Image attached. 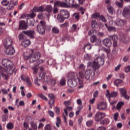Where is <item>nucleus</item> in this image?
Instances as JSON below:
<instances>
[{
  "label": "nucleus",
  "mask_w": 130,
  "mask_h": 130,
  "mask_svg": "<svg viewBox=\"0 0 130 130\" xmlns=\"http://www.w3.org/2000/svg\"><path fill=\"white\" fill-rule=\"evenodd\" d=\"M2 63L3 67H5L7 69V74H10L12 75V74L14 73V63L13 62L8 59H4L2 60Z\"/></svg>",
  "instance_id": "nucleus-3"
},
{
  "label": "nucleus",
  "mask_w": 130,
  "mask_h": 130,
  "mask_svg": "<svg viewBox=\"0 0 130 130\" xmlns=\"http://www.w3.org/2000/svg\"><path fill=\"white\" fill-rule=\"evenodd\" d=\"M64 104L66 107L70 106L71 105V102L70 101L64 102Z\"/></svg>",
  "instance_id": "nucleus-60"
},
{
  "label": "nucleus",
  "mask_w": 130,
  "mask_h": 130,
  "mask_svg": "<svg viewBox=\"0 0 130 130\" xmlns=\"http://www.w3.org/2000/svg\"><path fill=\"white\" fill-rule=\"evenodd\" d=\"M96 40H97V37L95 36H93L90 38V41L92 43H94Z\"/></svg>",
  "instance_id": "nucleus-47"
},
{
  "label": "nucleus",
  "mask_w": 130,
  "mask_h": 130,
  "mask_svg": "<svg viewBox=\"0 0 130 130\" xmlns=\"http://www.w3.org/2000/svg\"><path fill=\"white\" fill-rule=\"evenodd\" d=\"M103 64H104V59L101 56H98L94 59L92 63L89 62L87 63V67H91L92 69L96 71L100 69V66H103Z\"/></svg>",
  "instance_id": "nucleus-2"
},
{
  "label": "nucleus",
  "mask_w": 130,
  "mask_h": 130,
  "mask_svg": "<svg viewBox=\"0 0 130 130\" xmlns=\"http://www.w3.org/2000/svg\"><path fill=\"white\" fill-rule=\"evenodd\" d=\"M49 104L51 106H52V105H54V99H51L49 101Z\"/></svg>",
  "instance_id": "nucleus-56"
},
{
  "label": "nucleus",
  "mask_w": 130,
  "mask_h": 130,
  "mask_svg": "<svg viewBox=\"0 0 130 130\" xmlns=\"http://www.w3.org/2000/svg\"><path fill=\"white\" fill-rule=\"evenodd\" d=\"M73 17H74L75 20L79 21L80 20V13H75L73 14Z\"/></svg>",
  "instance_id": "nucleus-33"
},
{
  "label": "nucleus",
  "mask_w": 130,
  "mask_h": 130,
  "mask_svg": "<svg viewBox=\"0 0 130 130\" xmlns=\"http://www.w3.org/2000/svg\"><path fill=\"white\" fill-rule=\"evenodd\" d=\"M97 108L99 110L104 111L107 109V105L104 102H101L97 105Z\"/></svg>",
  "instance_id": "nucleus-13"
},
{
  "label": "nucleus",
  "mask_w": 130,
  "mask_h": 130,
  "mask_svg": "<svg viewBox=\"0 0 130 130\" xmlns=\"http://www.w3.org/2000/svg\"><path fill=\"white\" fill-rule=\"evenodd\" d=\"M0 12L2 15H6V14H7V10L5 8L1 7Z\"/></svg>",
  "instance_id": "nucleus-35"
},
{
  "label": "nucleus",
  "mask_w": 130,
  "mask_h": 130,
  "mask_svg": "<svg viewBox=\"0 0 130 130\" xmlns=\"http://www.w3.org/2000/svg\"><path fill=\"white\" fill-rule=\"evenodd\" d=\"M46 23L44 21H41L39 24L37 26V31L41 35H44L45 34V27Z\"/></svg>",
  "instance_id": "nucleus-4"
},
{
  "label": "nucleus",
  "mask_w": 130,
  "mask_h": 130,
  "mask_svg": "<svg viewBox=\"0 0 130 130\" xmlns=\"http://www.w3.org/2000/svg\"><path fill=\"white\" fill-rule=\"evenodd\" d=\"M66 77L71 80H78V74L76 72H70L67 74Z\"/></svg>",
  "instance_id": "nucleus-10"
},
{
  "label": "nucleus",
  "mask_w": 130,
  "mask_h": 130,
  "mask_svg": "<svg viewBox=\"0 0 130 130\" xmlns=\"http://www.w3.org/2000/svg\"><path fill=\"white\" fill-rule=\"evenodd\" d=\"M59 124H61V120H60L59 117H57V121L56 122L57 127H59Z\"/></svg>",
  "instance_id": "nucleus-38"
},
{
  "label": "nucleus",
  "mask_w": 130,
  "mask_h": 130,
  "mask_svg": "<svg viewBox=\"0 0 130 130\" xmlns=\"http://www.w3.org/2000/svg\"><path fill=\"white\" fill-rule=\"evenodd\" d=\"M118 118V113H116L114 115V120H115V121H116Z\"/></svg>",
  "instance_id": "nucleus-63"
},
{
  "label": "nucleus",
  "mask_w": 130,
  "mask_h": 130,
  "mask_svg": "<svg viewBox=\"0 0 130 130\" xmlns=\"http://www.w3.org/2000/svg\"><path fill=\"white\" fill-rule=\"evenodd\" d=\"M0 73L2 75V74H5V73H7V70L4 69V67L0 66Z\"/></svg>",
  "instance_id": "nucleus-45"
},
{
  "label": "nucleus",
  "mask_w": 130,
  "mask_h": 130,
  "mask_svg": "<svg viewBox=\"0 0 130 130\" xmlns=\"http://www.w3.org/2000/svg\"><path fill=\"white\" fill-rule=\"evenodd\" d=\"M22 34H24V35H26L30 38V39H34L35 35V31L33 30H28L26 31H22Z\"/></svg>",
  "instance_id": "nucleus-8"
},
{
  "label": "nucleus",
  "mask_w": 130,
  "mask_h": 130,
  "mask_svg": "<svg viewBox=\"0 0 130 130\" xmlns=\"http://www.w3.org/2000/svg\"><path fill=\"white\" fill-rule=\"evenodd\" d=\"M105 117V113L102 112H97L94 116V120L95 121H101Z\"/></svg>",
  "instance_id": "nucleus-7"
},
{
  "label": "nucleus",
  "mask_w": 130,
  "mask_h": 130,
  "mask_svg": "<svg viewBox=\"0 0 130 130\" xmlns=\"http://www.w3.org/2000/svg\"><path fill=\"white\" fill-rule=\"evenodd\" d=\"M58 7H63L64 8H69V5L64 2H60L59 1H57L54 3V8H53V14H56L58 12V9H57Z\"/></svg>",
  "instance_id": "nucleus-5"
},
{
  "label": "nucleus",
  "mask_w": 130,
  "mask_h": 130,
  "mask_svg": "<svg viewBox=\"0 0 130 130\" xmlns=\"http://www.w3.org/2000/svg\"><path fill=\"white\" fill-rule=\"evenodd\" d=\"M108 31L116 32V28L113 26H109V27H108Z\"/></svg>",
  "instance_id": "nucleus-36"
},
{
  "label": "nucleus",
  "mask_w": 130,
  "mask_h": 130,
  "mask_svg": "<svg viewBox=\"0 0 130 130\" xmlns=\"http://www.w3.org/2000/svg\"><path fill=\"white\" fill-rule=\"evenodd\" d=\"M9 4L10 2L8 1V0H2L1 1V5H2L3 7H8Z\"/></svg>",
  "instance_id": "nucleus-25"
},
{
  "label": "nucleus",
  "mask_w": 130,
  "mask_h": 130,
  "mask_svg": "<svg viewBox=\"0 0 130 130\" xmlns=\"http://www.w3.org/2000/svg\"><path fill=\"white\" fill-rule=\"evenodd\" d=\"M123 105H124V103H123V102H119L117 105L116 109L117 110H119Z\"/></svg>",
  "instance_id": "nucleus-32"
},
{
  "label": "nucleus",
  "mask_w": 130,
  "mask_h": 130,
  "mask_svg": "<svg viewBox=\"0 0 130 130\" xmlns=\"http://www.w3.org/2000/svg\"><path fill=\"white\" fill-rule=\"evenodd\" d=\"M125 73H129L130 72V66L126 67L124 69Z\"/></svg>",
  "instance_id": "nucleus-61"
},
{
  "label": "nucleus",
  "mask_w": 130,
  "mask_h": 130,
  "mask_svg": "<svg viewBox=\"0 0 130 130\" xmlns=\"http://www.w3.org/2000/svg\"><path fill=\"white\" fill-rule=\"evenodd\" d=\"M57 20L59 21L60 23H63V22L64 21V20H66V18H64V17H62L61 16L58 15L57 17Z\"/></svg>",
  "instance_id": "nucleus-29"
},
{
  "label": "nucleus",
  "mask_w": 130,
  "mask_h": 130,
  "mask_svg": "<svg viewBox=\"0 0 130 130\" xmlns=\"http://www.w3.org/2000/svg\"><path fill=\"white\" fill-rule=\"evenodd\" d=\"M48 97L50 98V100L54 99V95L52 93H50L48 94Z\"/></svg>",
  "instance_id": "nucleus-64"
},
{
  "label": "nucleus",
  "mask_w": 130,
  "mask_h": 130,
  "mask_svg": "<svg viewBox=\"0 0 130 130\" xmlns=\"http://www.w3.org/2000/svg\"><path fill=\"white\" fill-rule=\"evenodd\" d=\"M8 129H13L14 128V124L12 123H9L7 124Z\"/></svg>",
  "instance_id": "nucleus-37"
},
{
  "label": "nucleus",
  "mask_w": 130,
  "mask_h": 130,
  "mask_svg": "<svg viewBox=\"0 0 130 130\" xmlns=\"http://www.w3.org/2000/svg\"><path fill=\"white\" fill-rule=\"evenodd\" d=\"M19 29L21 30H26L27 27H28V24L24 21H20L19 24Z\"/></svg>",
  "instance_id": "nucleus-19"
},
{
  "label": "nucleus",
  "mask_w": 130,
  "mask_h": 130,
  "mask_svg": "<svg viewBox=\"0 0 130 130\" xmlns=\"http://www.w3.org/2000/svg\"><path fill=\"white\" fill-rule=\"evenodd\" d=\"M25 82L28 87H31L32 86V83H31V81H30V80H29V78L25 79Z\"/></svg>",
  "instance_id": "nucleus-43"
},
{
  "label": "nucleus",
  "mask_w": 130,
  "mask_h": 130,
  "mask_svg": "<svg viewBox=\"0 0 130 130\" xmlns=\"http://www.w3.org/2000/svg\"><path fill=\"white\" fill-rule=\"evenodd\" d=\"M4 44L5 47H9L12 46L13 44V39H12L11 37L7 38L4 40Z\"/></svg>",
  "instance_id": "nucleus-12"
},
{
  "label": "nucleus",
  "mask_w": 130,
  "mask_h": 130,
  "mask_svg": "<svg viewBox=\"0 0 130 130\" xmlns=\"http://www.w3.org/2000/svg\"><path fill=\"white\" fill-rule=\"evenodd\" d=\"M109 38L113 40V45L114 47L117 46V40H118L117 36L115 35L110 36H109Z\"/></svg>",
  "instance_id": "nucleus-16"
},
{
  "label": "nucleus",
  "mask_w": 130,
  "mask_h": 130,
  "mask_svg": "<svg viewBox=\"0 0 130 130\" xmlns=\"http://www.w3.org/2000/svg\"><path fill=\"white\" fill-rule=\"evenodd\" d=\"M115 4L116 5V6H117L118 7H119V8H122V3H119L118 2V1H116L115 3Z\"/></svg>",
  "instance_id": "nucleus-53"
},
{
  "label": "nucleus",
  "mask_w": 130,
  "mask_h": 130,
  "mask_svg": "<svg viewBox=\"0 0 130 130\" xmlns=\"http://www.w3.org/2000/svg\"><path fill=\"white\" fill-rule=\"evenodd\" d=\"M79 75L80 78H81V79H84V73H83V72L82 71L79 72Z\"/></svg>",
  "instance_id": "nucleus-62"
},
{
  "label": "nucleus",
  "mask_w": 130,
  "mask_h": 130,
  "mask_svg": "<svg viewBox=\"0 0 130 130\" xmlns=\"http://www.w3.org/2000/svg\"><path fill=\"white\" fill-rule=\"evenodd\" d=\"M77 30V25L76 24H73L71 27V30L72 32H75Z\"/></svg>",
  "instance_id": "nucleus-54"
},
{
  "label": "nucleus",
  "mask_w": 130,
  "mask_h": 130,
  "mask_svg": "<svg viewBox=\"0 0 130 130\" xmlns=\"http://www.w3.org/2000/svg\"><path fill=\"white\" fill-rule=\"evenodd\" d=\"M66 4L68 6V5H73L75 3V0H64Z\"/></svg>",
  "instance_id": "nucleus-39"
},
{
  "label": "nucleus",
  "mask_w": 130,
  "mask_h": 130,
  "mask_svg": "<svg viewBox=\"0 0 130 130\" xmlns=\"http://www.w3.org/2000/svg\"><path fill=\"white\" fill-rule=\"evenodd\" d=\"M84 58L85 60H90L91 59V56L89 54H85Z\"/></svg>",
  "instance_id": "nucleus-41"
},
{
  "label": "nucleus",
  "mask_w": 130,
  "mask_h": 130,
  "mask_svg": "<svg viewBox=\"0 0 130 130\" xmlns=\"http://www.w3.org/2000/svg\"><path fill=\"white\" fill-rule=\"evenodd\" d=\"M60 15L61 17H64L66 19L70 18V12L68 10L64 9L60 11Z\"/></svg>",
  "instance_id": "nucleus-14"
},
{
  "label": "nucleus",
  "mask_w": 130,
  "mask_h": 130,
  "mask_svg": "<svg viewBox=\"0 0 130 130\" xmlns=\"http://www.w3.org/2000/svg\"><path fill=\"white\" fill-rule=\"evenodd\" d=\"M73 110V107H67L66 109H64V112L65 115L68 116V111H72Z\"/></svg>",
  "instance_id": "nucleus-26"
},
{
  "label": "nucleus",
  "mask_w": 130,
  "mask_h": 130,
  "mask_svg": "<svg viewBox=\"0 0 130 130\" xmlns=\"http://www.w3.org/2000/svg\"><path fill=\"white\" fill-rule=\"evenodd\" d=\"M114 84L115 86H116L117 87H118L119 85H121V84H122V81L120 79H116L114 81Z\"/></svg>",
  "instance_id": "nucleus-28"
},
{
  "label": "nucleus",
  "mask_w": 130,
  "mask_h": 130,
  "mask_svg": "<svg viewBox=\"0 0 130 130\" xmlns=\"http://www.w3.org/2000/svg\"><path fill=\"white\" fill-rule=\"evenodd\" d=\"M48 113L49 115H50V116H51V117H53L54 116V113L52 111H48Z\"/></svg>",
  "instance_id": "nucleus-57"
},
{
  "label": "nucleus",
  "mask_w": 130,
  "mask_h": 130,
  "mask_svg": "<svg viewBox=\"0 0 130 130\" xmlns=\"http://www.w3.org/2000/svg\"><path fill=\"white\" fill-rule=\"evenodd\" d=\"M92 74H93V70L91 69L87 70L85 72V78L86 80L89 81L90 78H91V76H92Z\"/></svg>",
  "instance_id": "nucleus-17"
},
{
  "label": "nucleus",
  "mask_w": 130,
  "mask_h": 130,
  "mask_svg": "<svg viewBox=\"0 0 130 130\" xmlns=\"http://www.w3.org/2000/svg\"><path fill=\"white\" fill-rule=\"evenodd\" d=\"M45 130H51L52 129L51 128V125H50L49 124H47L45 125L44 127Z\"/></svg>",
  "instance_id": "nucleus-44"
},
{
  "label": "nucleus",
  "mask_w": 130,
  "mask_h": 130,
  "mask_svg": "<svg viewBox=\"0 0 130 130\" xmlns=\"http://www.w3.org/2000/svg\"><path fill=\"white\" fill-rule=\"evenodd\" d=\"M32 13H37L38 12H44V8L42 6L39 7H34L32 10Z\"/></svg>",
  "instance_id": "nucleus-20"
},
{
  "label": "nucleus",
  "mask_w": 130,
  "mask_h": 130,
  "mask_svg": "<svg viewBox=\"0 0 130 130\" xmlns=\"http://www.w3.org/2000/svg\"><path fill=\"white\" fill-rule=\"evenodd\" d=\"M41 55L39 52H36L33 54V50H30L27 52L23 53V58L25 60H28L29 58V62L32 63L38 60Z\"/></svg>",
  "instance_id": "nucleus-1"
},
{
  "label": "nucleus",
  "mask_w": 130,
  "mask_h": 130,
  "mask_svg": "<svg viewBox=\"0 0 130 130\" xmlns=\"http://www.w3.org/2000/svg\"><path fill=\"white\" fill-rule=\"evenodd\" d=\"M27 17L29 18H34V17H36V14L34 13H30L27 15Z\"/></svg>",
  "instance_id": "nucleus-51"
},
{
  "label": "nucleus",
  "mask_w": 130,
  "mask_h": 130,
  "mask_svg": "<svg viewBox=\"0 0 130 130\" xmlns=\"http://www.w3.org/2000/svg\"><path fill=\"white\" fill-rule=\"evenodd\" d=\"M66 82L67 80L66 79V78L62 77L60 80V85L61 86H64V85H66Z\"/></svg>",
  "instance_id": "nucleus-31"
},
{
  "label": "nucleus",
  "mask_w": 130,
  "mask_h": 130,
  "mask_svg": "<svg viewBox=\"0 0 130 130\" xmlns=\"http://www.w3.org/2000/svg\"><path fill=\"white\" fill-rule=\"evenodd\" d=\"M39 19H43L44 18H45V15L43 14H40L38 16Z\"/></svg>",
  "instance_id": "nucleus-58"
},
{
  "label": "nucleus",
  "mask_w": 130,
  "mask_h": 130,
  "mask_svg": "<svg viewBox=\"0 0 130 130\" xmlns=\"http://www.w3.org/2000/svg\"><path fill=\"white\" fill-rule=\"evenodd\" d=\"M110 120L109 119L106 118L104 119L102 122H101V124H108L110 122Z\"/></svg>",
  "instance_id": "nucleus-34"
},
{
  "label": "nucleus",
  "mask_w": 130,
  "mask_h": 130,
  "mask_svg": "<svg viewBox=\"0 0 130 130\" xmlns=\"http://www.w3.org/2000/svg\"><path fill=\"white\" fill-rule=\"evenodd\" d=\"M103 43L105 46L106 47H110L112 45V42H111V40L106 38L103 40Z\"/></svg>",
  "instance_id": "nucleus-18"
},
{
  "label": "nucleus",
  "mask_w": 130,
  "mask_h": 130,
  "mask_svg": "<svg viewBox=\"0 0 130 130\" xmlns=\"http://www.w3.org/2000/svg\"><path fill=\"white\" fill-rule=\"evenodd\" d=\"M31 126L33 130H37V125L36 123L32 122Z\"/></svg>",
  "instance_id": "nucleus-48"
},
{
  "label": "nucleus",
  "mask_w": 130,
  "mask_h": 130,
  "mask_svg": "<svg viewBox=\"0 0 130 130\" xmlns=\"http://www.w3.org/2000/svg\"><path fill=\"white\" fill-rule=\"evenodd\" d=\"M7 119H8V116H7L6 115H3L2 116L3 121H7Z\"/></svg>",
  "instance_id": "nucleus-59"
},
{
  "label": "nucleus",
  "mask_w": 130,
  "mask_h": 130,
  "mask_svg": "<svg viewBox=\"0 0 130 130\" xmlns=\"http://www.w3.org/2000/svg\"><path fill=\"white\" fill-rule=\"evenodd\" d=\"M126 21L123 20H119L117 22V25L118 27H123L125 24Z\"/></svg>",
  "instance_id": "nucleus-23"
},
{
  "label": "nucleus",
  "mask_w": 130,
  "mask_h": 130,
  "mask_svg": "<svg viewBox=\"0 0 130 130\" xmlns=\"http://www.w3.org/2000/svg\"><path fill=\"white\" fill-rule=\"evenodd\" d=\"M108 11L110 14H113V8L110 6H108Z\"/></svg>",
  "instance_id": "nucleus-42"
},
{
  "label": "nucleus",
  "mask_w": 130,
  "mask_h": 130,
  "mask_svg": "<svg viewBox=\"0 0 130 130\" xmlns=\"http://www.w3.org/2000/svg\"><path fill=\"white\" fill-rule=\"evenodd\" d=\"M30 44L31 41L29 40H25L21 42V45L23 46V47H28Z\"/></svg>",
  "instance_id": "nucleus-21"
},
{
  "label": "nucleus",
  "mask_w": 130,
  "mask_h": 130,
  "mask_svg": "<svg viewBox=\"0 0 130 130\" xmlns=\"http://www.w3.org/2000/svg\"><path fill=\"white\" fill-rule=\"evenodd\" d=\"M92 28H98V24L97 23V21L95 20H92L91 23Z\"/></svg>",
  "instance_id": "nucleus-30"
},
{
  "label": "nucleus",
  "mask_w": 130,
  "mask_h": 130,
  "mask_svg": "<svg viewBox=\"0 0 130 130\" xmlns=\"http://www.w3.org/2000/svg\"><path fill=\"white\" fill-rule=\"evenodd\" d=\"M52 11V6L51 5L47 6L45 8H44V12H48V13H50Z\"/></svg>",
  "instance_id": "nucleus-24"
},
{
  "label": "nucleus",
  "mask_w": 130,
  "mask_h": 130,
  "mask_svg": "<svg viewBox=\"0 0 130 130\" xmlns=\"http://www.w3.org/2000/svg\"><path fill=\"white\" fill-rule=\"evenodd\" d=\"M52 32L54 34H58L59 33V29L57 27H53L52 28Z\"/></svg>",
  "instance_id": "nucleus-27"
},
{
  "label": "nucleus",
  "mask_w": 130,
  "mask_h": 130,
  "mask_svg": "<svg viewBox=\"0 0 130 130\" xmlns=\"http://www.w3.org/2000/svg\"><path fill=\"white\" fill-rule=\"evenodd\" d=\"M38 96L40 97V98H41L43 100H45V101H47L48 100L47 98H46V96L43 94L40 93L38 94Z\"/></svg>",
  "instance_id": "nucleus-40"
},
{
  "label": "nucleus",
  "mask_w": 130,
  "mask_h": 130,
  "mask_svg": "<svg viewBox=\"0 0 130 130\" xmlns=\"http://www.w3.org/2000/svg\"><path fill=\"white\" fill-rule=\"evenodd\" d=\"M49 82L50 83V85H51L52 86H54V85H55L56 84L55 80L53 79H50L49 81Z\"/></svg>",
  "instance_id": "nucleus-52"
},
{
  "label": "nucleus",
  "mask_w": 130,
  "mask_h": 130,
  "mask_svg": "<svg viewBox=\"0 0 130 130\" xmlns=\"http://www.w3.org/2000/svg\"><path fill=\"white\" fill-rule=\"evenodd\" d=\"M107 95L109 96V98H113L114 97H116L117 96V92L114 91L112 92L111 93H109V91L108 90L107 91Z\"/></svg>",
  "instance_id": "nucleus-22"
},
{
  "label": "nucleus",
  "mask_w": 130,
  "mask_h": 130,
  "mask_svg": "<svg viewBox=\"0 0 130 130\" xmlns=\"http://www.w3.org/2000/svg\"><path fill=\"white\" fill-rule=\"evenodd\" d=\"M99 19L101 20V21H102V22H104V23H106V22H107L106 19H105V17H104L103 15L100 16Z\"/></svg>",
  "instance_id": "nucleus-49"
},
{
  "label": "nucleus",
  "mask_w": 130,
  "mask_h": 130,
  "mask_svg": "<svg viewBox=\"0 0 130 130\" xmlns=\"http://www.w3.org/2000/svg\"><path fill=\"white\" fill-rule=\"evenodd\" d=\"M120 40L124 43H127V42H128V41H125V37L123 36L120 37Z\"/></svg>",
  "instance_id": "nucleus-46"
},
{
  "label": "nucleus",
  "mask_w": 130,
  "mask_h": 130,
  "mask_svg": "<svg viewBox=\"0 0 130 130\" xmlns=\"http://www.w3.org/2000/svg\"><path fill=\"white\" fill-rule=\"evenodd\" d=\"M78 79H69L68 80V85L70 88H75L78 84Z\"/></svg>",
  "instance_id": "nucleus-9"
},
{
  "label": "nucleus",
  "mask_w": 130,
  "mask_h": 130,
  "mask_svg": "<svg viewBox=\"0 0 130 130\" xmlns=\"http://www.w3.org/2000/svg\"><path fill=\"white\" fill-rule=\"evenodd\" d=\"M122 16L126 20H130V6H126L123 9Z\"/></svg>",
  "instance_id": "nucleus-6"
},
{
  "label": "nucleus",
  "mask_w": 130,
  "mask_h": 130,
  "mask_svg": "<svg viewBox=\"0 0 130 130\" xmlns=\"http://www.w3.org/2000/svg\"><path fill=\"white\" fill-rule=\"evenodd\" d=\"M93 124V121L92 120H89L86 122V125L87 126H91Z\"/></svg>",
  "instance_id": "nucleus-55"
},
{
  "label": "nucleus",
  "mask_w": 130,
  "mask_h": 130,
  "mask_svg": "<svg viewBox=\"0 0 130 130\" xmlns=\"http://www.w3.org/2000/svg\"><path fill=\"white\" fill-rule=\"evenodd\" d=\"M119 91L121 97H124L126 100L129 99V96L126 94V90L124 88H120Z\"/></svg>",
  "instance_id": "nucleus-15"
},
{
  "label": "nucleus",
  "mask_w": 130,
  "mask_h": 130,
  "mask_svg": "<svg viewBox=\"0 0 130 130\" xmlns=\"http://www.w3.org/2000/svg\"><path fill=\"white\" fill-rule=\"evenodd\" d=\"M78 68L82 71H85V66L83 63L80 64Z\"/></svg>",
  "instance_id": "nucleus-50"
},
{
  "label": "nucleus",
  "mask_w": 130,
  "mask_h": 130,
  "mask_svg": "<svg viewBox=\"0 0 130 130\" xmlns=\"http://www.w3.org/2000/svg\"><path fill=\"white\" fill-rule=\"evenodd\" d=\"M5 48L6 50L5 52L7 55H13L15 53V48H14V47L11 46L10 47H6Z\"/></svg>",
  "instance_id": "nucleus-11"
}]
</instances>
